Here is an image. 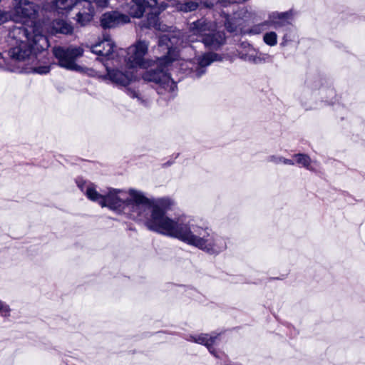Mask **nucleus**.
Masks as SVG:
<instances>
[{
  "label": "nucleus",
  "mask_w": 365,
  "mask_h": 365,
  "mask_svg": "<svg viewBox=\"0 0 365 365\" xmlns=\"http://www.w3.org/2000/svg\"><path fill=\"white\" fill-rule=\"evenodd\" d=\"M293 157L295 159V161H294V164L297 163L298 165H300L308 170L313 169L311 165L312 160L307 155L303 153H298L294 155Z\"/></svg>",
  "instance_id": "19"
},
{
  "label": "nucleus",
  "mask_w": 365,
  "mask_h": 365,
  "mask_svg": "<svg viewBox=\"0 0 365 365\" xmlns=\"http://www.w3.org/2000/svg\"><path fill=\"white\" fill-rule=\"evenodd\" d=\"M295 15L292 9L284 12L273 11L269 14V23H285L294 20Z\"/></svg>",
  "instance_id": "14"
},
{
  "label": "nucleus",
  "mask_w": 365,
  "mask_h": 365,
  "mask_svg": "<svg viewBox=\"0 0 365 365\" xmlns=\"http://www.w3.org/2000/svg\"><path fill=\"white\" fill-rule=\"evenodd\" d=\"M222 58L215 53H207L196 58L197 65L193 70V76L200 78L205 73V67L210 65L212 62L221 61Z\"/></svg>",
  "instance_id": "9"
},
{
  "label": "nucleus",
  "mask_w": 365,
  "mask_h": 365,
  "mask_svg": "<svg viewBox=\"0 0 365 365\" xmlns=\"http://www.w3.org/2000/svg\"><path fill=\"white\" fill-rule=\"evenodd\" d=\"M150 227L154 232L176 238L210 255H218L227 247L225 238L210 227L185 215L173 219L158 210L154 212Z\"/></svg>",
  "instance_id": "2"
},
{
  "label": "nucleus",
  "mask_w": 365,
  "mask_h": 365,
  "mask_svg": "<svg viewBox=\"0 0 365 365\" xmlns=\"http://www.w3.org/2000/svg\"><path fill=\"white\" fill-rule=\"evenodd\" d=\"M78 186L90 200L117 212L129 214L133 217L141 219L145 217L148 210H150V215L147 219L145 225L152 231L150 222L154 217L155 210L166 213L174 205V201L170 198L150 199L143 192L134 188H108L106 192L101 194L92 183L86 185L85 182H78Z\"/></svg>",
  "instance_id": "1"
},
{
  "label": "nucleus",
  "mask_w": 365,
  "mask_h": 365,
  "mask_svg": "<svg viewBox=\"0 0 365 365\" xmlns=\"http://www.w3.org/2000/svg\"><path fill=\"white\" fill-rule=\"evenodd\" d=\"M103 26L104 29H110L112 27L111 24H103Z\"/></svg>",
  "instance_id": "29"
},
{
  "label": "nucleus",
  "mask_w": 365,
  "mask_h": 365,
  "mask_svg": "<svg viewBox=\"0 0 365 365\" xmlns=\"http://www.w3.org/2000/svg\"><path fill=\"white\" fill-rule=\"evenodd\" d=\"M58 24H60L61 22L60 21H58L57 22ZM61 23H65L64 21H62Z\"/></svg>",
  "instance_id": "32"
},
{
  "label": "nucleus",
  "mask_w": 365,
  "mask_h": 365,
  "mask_svg": "<svg viewBox=\"0 0 365 365\" xmlns=\"http://www.w3.org/2000/svg\"><path fill=\"white\" fill-rule=\"evenodd\" d=\"M226 21V23H230L229 19H227Z\"/></svg>",
  "instance_id": "31"
},
{
  "label": "nucleus",
  "mask_w": 365,
  "mask_h": 365,
  "mask_svg": "<svg viewBox=\"0 0 365 365\" xmlns=\"http://www.w3.org/2000/svg\"><path fill=\"white\" fill-rule=\"evenodd\" d=\"M56 26L53 29L56 33H62L65 34H71L74 31L72 24H55Z\"/></svg>",
  "instance_id": "22"
},
{
  "label": "nucleus",
  "mask_w": 365,
  "mask_h": 365,
  "mask_svg": "<svg viewBox=\"0 0 365 365\" xmlns=\"http://www.w3.org/2000/svg\"><path fill=\"white\" fill-rule=\"evenodd\" d=\"M14 12L22 18L32 19L37 12L36 5L29 0H14Z\"/></svg>",
  "instance_id": "13"
},
{
  "label": "nucleus",
  "mask_w": 365,
  "mask_h": 365,
  "mask_svg": "<svg viewBox=\"0 0 365 365\" xmlns=\"http://www.w3.org/2000/svg\"><path fill=\"white\" fill-rule=\"evenodd\" d=\"M50 71L49 66H41L38 67H35L32 68L33 73H36L38 74H46Z\"/></svg>",
  "instance_id": "25"
},
{
  "label": "nucleus",
  "mask_w": 365,
  "mask_h": 365,
  "mask_svg": "<svg viewBox=\"0 0 365 365\" xmlns=\"http://www.w3.org/2000/svg\"><path fill=\"white\" fill-rule=\"evenodd\" d=\"M129 94L130 97H132L133 98H137L138 101H141V98L140 97L139 93H138L137 92L130 91Z\"/></svg>",
  "instance_id": "28"
},
{
  "label": "nucleus",
  "mask_w": 365,
  "mask_h": 365,
  "mask_svg": "<svg viewBox=\"0 0 365 365\" xmlns=\"http://www.w3.org/2000/svg\"><path fill=\"white\" fill-rule=\"evenodd\" d=\"M255 16L256 14L255 13L250 11L246 8H242L235 14V18L236 19H242L244 21H257L258 19Z\"/></svg>",
  "instance_id": "18"
},
{
  "label": "nucleus",
  "mask_w": 365,
  "mask_h": 365,
  "mask_svg": "<svg viewBox=\"0 0 365 365\" xmlns=\"http://www.w3.org/2000/svg\"><path fill=\"white\" fill-rule=\"evenodd\" d=\"M264 42L269 46H274L277 43V35L274 31L266 32L263 36Z\"/></svg>",
  "instance_id": "20"
},
{
  "label": "nucleus",
  "mask_w": 365,
  "mask_h": 365,
  "mask_svg": "<svg viewBox=\"0 0 365 365\" xmlns=\"http://www.w3.org/2000/svg\"><path fill=\"white\" fill-rule=\"evenodd\" d=\"M53 55L58 60V64L67 70L82 71V67L77 64L76 59L81 57L83 53V50L81 47H68L64 48L62 47H55L53 49Z\"/></svg>",
  "instance_id": "7"
},
{
  "label": "nucleus",
  "mask_w": 365,
  "mask_h": 365,
  "mask_svg": "<svg viewBox=\"0 0 365 365\" xmlns=\"http://www.w3.org/2000/svg\"><path fill=\"white\" fill-rule=\"evenodd\" d=\"M93 2L99 7H105L108 4V0H55L53 6L58 14L72 12L75 15L73 19L77 23H88L94 15Z\"/></svg>",
  "instance_id": "5"
},
{
  "label": "nucleus",
  "mask_w": 365,
  "mask_h": 365,
  "mask_svg": "<svg viewBox=\"0 0 365 365\" xmlns=\"http://www.w3.org/2000/svg\"><path fill=\"white\" fill-rule=\"evenodd\" d=\"M263 31V29L259 26V25H255L250 31L247 32L248 34L250 35H256L259 34Z\"/></svg>",
  "instance_id": "27"
},
{
  "label": "nucleus",
  "mask_w": 365,
  "mask_h": 365,
  "mask_svg": "<svg viewBox=\"0 0 365 365\" xmlns=\"http://www.w3.org/2000/svg\"><path fill=\"white\" fill-rule=\"evenodd\" d=\"M243 58L245 60L254 62L255 63H259L262 61V58L259 56H257L252 53L246 55Z\"/></svg>",
  "instance_id": "26"
},
{
  "label": "nucleus",
  "mask_w": 365,
  "mask_h": 365,
  "mask_svg": "<svg viewBox=\"0 0 365 365\" xmlns=\"http://www.w3.org/2000/svg\"><path fill=\"white\" fill-rule=\"evenodd\" d=\"M148 28H150V26L153 25V28L155 30H162L163 31H166L167 33L163 34L159 36V46L163 47L165 46L168 49V54H170L171 53L175 52V48H173L174 45L178 44V38H177L175 36L171 35L170 32H168L165 29L166 27V24H148Z\"/></svg>",
  "instance_id": "12"
},
{
  "label": "nucleus",
  "mask_w": 365,
  "mask_h": 365,
  "mask_svg": "<svg viewBox=\"0 0 365 365\" xmlns=\"http://www.w3.org/2000/svg\"><path fill=\"white\" fill-rule=\"evenodd\" d=\"M43 25L21 24L9 30L6 41L12 59L24 61L33 51H40L48 47L47 37L42 33Z\"/></svg>",
  "instance_id": "3"
},
{
  "label": "nucleus",
  "mask_w": 365,
  "mask_h": 365,
  "mask_svg": "<svg viewBox=\"0 0 365 365\" xmlns=\"http://www.w3.org/2000/svg\"><path fill=\"white\" fill-rule=\"evenodd\" d=\"M114 43L108 34H104L102 41L93 45L91 48L92 53L106 58H110L113 53Z\"/></svg>",
  "instance_id": "11"
},
{
  "label": "nucleus",
  "mask_w": 365,
  "mask_h": 365,
  "mask_svg": "<svg viewBox=\"0 0 365 365\" xmlns=\"http://www.w3.org/2000/svg\"><path fill=\"white\" fill-rule=\"evenodd\" d=\"M148 44L145 41H138L135 44L128 48L126 64L129 71L123 72L119 69H109L107 68V76L113 83L122 86L128 85L136 76L134 69L139 68H148L150 62L145 61V55L147 53Z\"/></svg>",
  "instance_id": "4"
},
{
  "label": "nucleus",
  "mask_w": 365,
  "mask_h": 365,
  "mask_svg": "<svg viewBox=\"0 0 365 365\" xmlns=\"http://www.w3.org/2000/svg\"><path fill=\"white\" fill-rule=\"evenodd\" d=\"M172 53L158 58L155 63L156 69L150 68L143 75L145 81H153L159 85L158 93L160 94L164 95L168 92L170 97L175 95L177 88L175 83L167 73L170 64L175 59V58L171 57Z\"/></svg>",
  "instance_id": "6"
},
{
  "label": "nucleus",
  "mask_w": 365,
  "mask_h": 365,
  "mask_svg": "<svg viewBox=\"0 0 365 365\" xmlns=\"http://www.w3.org/2000/svg\"><path fill=\"white\" fill-rule=\"evenodd\" d=\"M11 308L4 301L0 299V315L4 318H9L11 317Z\"/></svg>",
  "instance_id": "24"
},
{
  "label": "nucleus",
  "mask_w": 365,
  "mask_h": 365,
  "mask_svg": "<svg viewBox=\"0 0 365 365\" xmlns=\"http://www.w3.org/2000/svg\"><path fill=\"white\" fill-rule=\"evenodd\" d=\"M149 11L145 4V1H133V4L130 6L129 9V14L135 18H140L144 14L147 17V13Z\"/></svg>",
  "instance_id": "16"
},
{
  "label": "nucleus",
  "mask_w": 365,
  "mask_h": 365,
  "mask_svg": "<svg viewBox=\"0 0 365 365\" xmlns=\"http://www.w3.org/2000/svg\"><path fill=\"white\" fill-rule=\"evenodd\" d=\"M3 59V56L1 55V53H0V60Z\"/></svg>",
  "instance_id": "30"
},
{
  "label": "nucleus",
  "mask_w": 365,
  "mask_h": 365,
  "mask_svg": "<svg viewBox=\"0 0 365 365\" xmlns=\"http://www.w3.org/2000/svg\"><path fill=\"white\" fill-rule=\"evenodd\" d=\"M175 6L178 11L187 13L195 11L198 8L199 4L195 1L187 0L178 1Z\"/></svg>",
  "instance_id": "17"
},
{
  "label": "nucleus",
  "mask_w": 365,
  "mask_h": 365,
  "mask_svg": "<svg viewBox=\"0 0 365 365\" xmlns=\"http://www.w3.org/2000/svg\"><path fill=\"white\" fill-rule=\"evenodd\" d=\"M219 339V335L215 334H199L190 335L187 338V340L190 341H192L199 344L204 345L207 348L209 351L215 356H217L216 354L215 350L213 348V346L217 344V341Z\"/></svg>",
  "instance_id": "10"
},
{
  "label": "nucleus",
  "mask_w": 365,
  "mask_h": 365,
  "mask_svg": "<svg viewBox=\"0 0 365 365\" xmlns=\"http://www.w3.org/2000/svg\"><path fill=\"white\" fill-rule=\"evenodd\" d=\"M267 160L269 162L273 163L274 164H284V165H294V162L292 160L287 159L282 156L279 155H270L268 157Z\"/></svg>",
  "instance_id": "21"
},
{
  "label": "nucleus",
  "mask_w": 365,
  "mask_h": 365,
  "mask_svg": "<svg viewBox=\"0 0 365 365\" xmlns=\"http://www.w3.org/2000/svg\"><path fill=\"white\" fill-rule=\"evenodd\" d=\"M196 27L193 29V32L198 33L200 37L199 41H202L206 46L217 48L222 45L225 41V34L222 32L212 30L209 33L205 31L210 24H195Z\"/></svg>",
  "instance_id": "8"
},
{
  "label": "nucleus",
  "mask_w": 365,
  "mask_h": 365,
  "mask_svg": "<svg viewBox=\"0 0 365 365\" xmlns=\"http://www.w3.org/2000/svg\"><path fill=\"white\" fill-rule=\"evenodd\" d=\"M130 19L128 16L117 11H112L105 13L101 18V23H129Z\"/></svg>",
  "instance_id": "15"
},
{
  "label": "nucleus",
  "mask_w": 365,
  "mask_h": 365,
  "mask_svg": "<svg viewBox=\"0 0 365 365\" xmlns=\"http://www.w3.org/2000/svg\"><path fill=\"white\" fill-rule=\"evenodd\" d=\"M200 2L206 7H212L217 3H220L222 5L236 4L235 0H200Z\"/></svg>",
  "instance_id": "23"
}]
</instances>
